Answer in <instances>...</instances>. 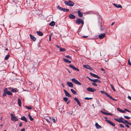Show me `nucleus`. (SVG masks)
<instances>
[{
  "label": "nucleus",
  "mask_w": 131,
  "mask_h": 131,
  "mask_svg": "<svg viewBox=\"0 0 131 131\" xmlns=\"http://www.w3.org/2000/svg\"><path fill=\"white\" fill-rule=\"evenodd\" d=\"M7 94L9 95H12L13 93L10 92L9 91H8L7 88H5L3 90V96L4 97Z\"/></svg>",
  "instance_id": "f257e3e1"
},
{
  "label": "nucleus",
  "mask_w": 131,
  "mask_h": 131,
  "mask_svg": "<svg viewBox=\"0 0 131 131\" xmlns=\"http://www.w3.org/2000/svg\"><path fill=\"white\" fill-rule=\"evenodd\" d=\"M64 3L66 5L70 6H72L74 5V3L71 1H64Z\"/></svg>",
  "instance_id": "f03ea898"
},
{
  "label": "nucleus",
  "mask_w": 131,
  "mask_h": 131,
  "mask_svg": "<svg viewBox=\"0 0 131 131\" xmlns=\"http://www.w3.org/2000/svg\"><path fill=\"white\" fill-rule=\"evenodd\" d=\"M101 92L102 94L105 93V95L108 98L110 99H112V100L115 101H117V99H114L108 93H106L105 92L103 91H100Z\"/></svg>",
  "instance_id": "7ed1b4c3"
},
{
  "label": "nucleus",
  "mask_w": 131,
  "mask_h": 131,
  "mask_svg": "<svg viewBox=\"0 0 131 131\" xmlns=\"http://www.w3.org/2000/svg\"><path fill=\"white\" fill-rule=\"evenodd\" d=\"M57 7L58 9L64 12H69V9L62 8L60 7L59 5Z\"/></svg>",
  "instance_id": "20e7f679"
},
{
  "label": "nucleus",
  "mask_w": 131,
  "mask_h": 131,
  "mask_svg": "<svg viewBox=\"0 0 131 131\" xmlns=\"http://www.w3.org/2000/svg\"><path fill=\"white\" fill-rule=\"evenodd\" d=\"M10 116L11 117V119L12 121L14 122H16L18 121V119L16 117L14 116L13 114H11Z\"/></svg>",
  "instance_id": "39448f33"
},
{
  "label": "nucleus",
  "mask_w": 131,
  "mask_h": 131,
  "mask_svg": "<svg viewBox=\"0 0 131 131\" xmlns=\"http://www.w3.org/2000/svg\"><path fill=\"white\" fill-rule=\"evenodd\" d=\"M76 23L78 24H81L83 25L84 24L83 20L80 18H77L76 20Z\"/></svg>",
  "instance_id": "423d86ee"
},
{
  "label": "nucleus",
  "mask_w": 131,
  "mask_h": 131,
  "mask_svg": "<svg viewBox=\"0 0 131 131\" xmlns=\"http://www.w3.org/2000/svg\"><path fill=\"white\" fill-rule=\"evenodd\" d=\"M75 84L81 85V83L78 80L74 78H73L71 80Z\"/></svg>",
  "instance_id": "0eeeda50"
},
{
  "label": "nucleus",
  "mask_w": 131,
  "mask_h": 131,
  "mask_svg": "<svg viewBox=\"0 0 131 131\" xmlns=\"http://www.w3.org/2000/svg\"><path fill=\"white\" fill-rule=\"evenodd\" d=\"M114 119L116 121L119 123H122L123 122V118L122 117H120L119 119L114 118Z\"/></svg>",
  "instance_id": "6e6552de"
},
{
  "label": "nucleus",
  "mask_w": 131,
  "mask_h": 131,
  "mask_svg": "<svg viewBox=\"0 0 131 131\" xmlns=\"http://www.w3.org/2000/svg\"><path fill=\"white\" fill-rule=\"evenodd\" d=\"M86 90L88 91L93 92H94L96 91V90L94 89H92V88L90 87H89L86 89Z\"/></svg>",
  "instance_id": "1a4fd4ad"
},
{
  "label": "nucleus",
  "mask_w": 131,
  "mask_h": 131,
  "mask_svg": "<svg viewBox=\"0 0 131 131\" xmlns=\"http://www.w3.org/2000/svg\"><path fill=\"white\" fill-rule=\"evenodd\" d=\"M83 67L85 68L89 69L90 70H93V69L90 66L88 65H83Z\"/></svg>",
  "instance_id": "9d476101"
},
{
  "label": "nucleus",
  "mask_w": 131,
  "mask_h": 131,
  "mask_svg": "<svg viewBox=\"0 0 131 131\" xmlns=\"http://www.w3.org/2000/svg\"><path fill=\"white\" fill-rule=\"evenodd\" d=\"M106 121L107 123H108L111 125L113 126H115V124L114 123L112 122L111 121H110V120H106Z\"/></svg>",
  "instance_id": "9b49d317"
},
{
  "label": "nucleus",
  "mask_w": 131,
  "mask_h": 131,
  "mask_svg": "<svg viewBox=\"0 0 131 131\" xmlns=\"http://www.w3.org/2000/svg\"><path fill=\"white\" fill-rule=\"evenodd\" d=\"M90 74L92 77L96 78H97L98 79H100V77H99L97 75H96L95 74H94L93 73L91 72H90Z\"/></svg>",
  "instance_id": "f8f14e48"
},
{
  "label": "nucleus",
  "mask_w": 131,
  "mask_h": 131,
  "mask_svg": "<svg viewBox=\"0 0 131 131\" xmlns=\"http://www.w3.org/2000/svg\"><path fill=\"white\" fill-rule=\"evenodd\" d=\"M105 35L104 33H103L99 35V38L101 39L105 37Z\"/></svg>",
  "instance_id": "ddd939ff"
},
{
  "label": "nucleus",
  "mask_w": 131,
  "mask_h": 131,
  "mask_svg": "<svg viewBox=\"0 0 131 131\" xmlns=\"http://www.w3.org/2000/svg\"><path fill=\"white\" fill-rule=\"evenodd\" d=\"M63 91L65 93V95L66 96L69 97H71V96L70 94L69 93L66 91V90L65 89H64Z\"/></svg>",
  "instance_id": "4468645a"
},
{
  "label": "nucleus",
  "mask_w": 131,
  "mask_h": 131,
  "mask_svg": "<svg viewBox=\"0 0 131 131\" xmlns=\"http://www.w3.org/2000/svg\"><path fill=\"white\" fill-rule=\"evenodd\" d=\"M74 99L75 101H76V102L79 105V106H81V105L80 104V102L78 100V98L76 97H75L74 98Z\"/></svg>",
  "instance_id": "2eb2a0df"
},
{
  "label": "nucleus",
  "mask_w": 131,
  "mask_h": 131,
  "mask_svg": "<svg viewBox=\"0 0 131 131\" xmlns=\"http://www.w3.org/2000/svg\"><path fill=\"white\" fill-rule=\"evenodd\" d=\"M30 38L34 41H35L36 40V38L34 36L31 34L29 35Z\"/></svg>",
  "instance_id": "dca6fc26"
},
{
  "label": "nucleus",
  "mask_w": 131,
  "mask_h": 131,
  "mask_svg": "<svg viewBox=\"0 0 131 131\" xmlns=\"http://www.w3.org/2000/svg\"><path fill=\"white\" fill-rule=\"evenodd\" d=\"M69 17L70 19H74L75 18V16L72 14H70L69 16Z\"/></svg>",
  "instance_id": "f3484780"
},
{
  "label": "nucleus",
  "mask_w": 131,
  "mask_h": 131,
  "mask_svg": "<svg viewBox=\"0 0 131 131\" xmlns=\"http://www.w3.org/2000/svg\"><path fill=\"white\" fill-rule=\"evenodd\" d=\"M67 84L68 86L69 87L72 88L73 86V84L72 82H67Z\"/></svg>",
  "instance_id": "a211bd4d"
},
{
  "label": "nucleus",
  "mask_w": 131,
  "mask_h": 131,
  "mask_svg": "<svg viewBox=\"0 0 131 131\" xmlns=\"http://www.w3.org/2000/svg\"><path fill=\"white\" fill-rule=\"evenodd\" d=\"M18 90L17 88H13L12 90V92L13 93H16L18 92Z\"/></svg>",
  "instance_id": "6ab92c4d"
},
{
  "label": "nucleus",
  "mask_w": 131,
  "mask_h": 131,
  "mask_svg": "<svg viewBox=\"0 0 131 131\" xmlns=\"http://www.w3.org/2000/svg\"><path fill=\"white\" fill-rule=\"evenodd\" d=\"M113 5L115 7L118 8H122V6L120 4H115L113 3Z\"/></svg>",
  "instance_id": "aec40b11"
},
{
  "label": "nucleus",
  "mask_w": 131,
  "mask_h": 131,
  "mask_svg": "<svg viewBox=\"0 0 131 131\" xmlns=\"http://www.w3.org/2000/svg\"><path fill=\"white\" fill-rule=\"evenodd\" d=\"M63 61L66 63H70L71 62V61H69L68 60L64 58H63Z\"/></svg>",
  "instance_id": "412c9836"
},
{
  "label": "nucleus",
  "mask_w": 131,
  "mask_h": 131,
  "mask_svg": "<svg viewBox=\"0 0 131 131\" xmlns=\"http://www.w3.org/2000/svg\"><path fill=\"white\" fill-rule=\"evenodd\" d=\"M78 15L80 17H82L83 16L82 13H81L80 10H78L77 11Z\"/></svg>",
  "instance_id": "4be33fe9"
},
{
  "label": "nucleus",
  "mask_w": 131,
  "mask_h": 131,
  "mask_svg": "<svg viewBox=\"0 0 131 131\" xmlns=\"http://www.w3.org/2000/svg\"><path fill=\"white\" fill-rule=\"evenodd\" d=\"M95 126L97 129H99L102 128V127L100 125L97 123H95Z\"/></svg>",
  "instance_id": "5701e85b"
},
{
  "label": "nucleus",
  "mask_w": 131,
  "mask_h": 131,
  "mask_svg": "<svg viewBox=\"0 0 131 131\" xmlns=\"http://www.w3.org/2000/svg\"><path fill=\"white\" fill-rule=\"evenodd\" d=\"M21 119L23 121H25L26 122H27V119L25 116H23L21 118Z\"/></svg>",
  "instance_id": "b1692460"
},
{
  "label": "nucleus",
  "mask_w": 131,
  "mask_h": 131,
  "mask_svg": "<svg viewBox=\"0 0 131 131\" xmlns=\"http://www.w3.org/2000/svg\"><path fill=\"white\" fill-rule=\"evenodd\" d=\"M36 33L39 36H42L43 35V33L40 31H37Z\"/></svg>",
  "instance_id": "393cba45"
},
{
  "label": "nucleus",
  "mask_w": 131,
  "mask_h": 131,
  "mask_svg": "<svg viewBox=\"0 0 131 131\" xmlns=\"http://www.w3.org/2000/svg\"><path fill=\"white\" fill-rule=\"evenodd\" d=\"M117 110L118 111H119L120 112H121L122 113H125L126 112L125 111L122 110V109H121L120 108H117Z\"/></svg>",
  "instance_id": "a878e982"
},
{
  "label": "nucleus",
  "mask_w": 131,
  "mask_h": 131,
  "mask_svg": "<svg viewBox=\"0 0 131 131\" xmlns=\"http://www.w3.org/2000/svg\"><path fill=\"white\" fill-rule=\"evenodd\" d=\"M49 25L52 26H54L55 25V23L54 21H52L50 23Z\"/></svg>",
  "instance_id": "bb28decb"
},
{
  "label": "nucleus",
  "mask_w": 131,
  "mask_h": 131,
  "mask_svg": "<svg viewBox=\"0 0 131 131\" xmlns=\"http://www.w3.org/2000/svg\"><path fill=\"white\" fill-rule=\"evenodd\" d=\"M21 102L20 99L18 98V103L20 106H21Z\"/></svg>",
  "instance_id": "cd10ccee"
},
{
  "label": "nucleus",
  "mask_w": 131,
  "mask_h": 131,
  "mask_svg": "<svg viewBox=\"0 0 131 131\" xmlns=\"http://www.w3.org/2000/svg\"><path fill=\"white\" fill-rule=\"evenodd\" d=\"M9 56L10 55L9 54H7L6 55L5 57V60H8L9 58Z\"/></svg>",
  "instance_id": "c85d7f7f"
},
{
  "label": "nucleus",
  "mask_w": 131,
  "mask_h": 131,
  "mask_svg": "<svg viewBox=\"0 0 131 131\" xmlns=\"http://www.w3.org/2000/svg\"><path fill=\"white\" fill-rule=\"evenodd\" d=\"M71 91L74 94H77L76 91L72 89H71Z\"/></svg>",
  "instance_id": "c756f323"
},
{
  "label": "nucleus",
  "mask_w": 131,
  "mask_h": 131,
  "mask_svg": "<svg viewBox=\"0 0 131 131\" xmlns=\"http://www.w3.org/2000/svg\"><path fill=\"white\" fill-rule=\"evenodd\" d=\"M50 119L51 121H52L54 123H56V121L55 118L52 117H50Z\"/></svg>",
  "instance_id": "7c9ffc66"
},
{
  "label": "nucleus",
  "mask_w": 131,
  "mask_h": 131,
  "mask_svg": "<svg viewBox=\"0 0 131 131\" xmlns=\"http://www.w3.org/2000/svg\"><path fill=\"white\" fill-rule=\"evenodd\" d=\"M28 117L29 119L31 121H33L34 120V118L32 117L29 114H28Z\"/></svg>",
  "instance_id": "2f4dec72"
},
{
  "label": "nucleus",
  "mask_w": 131,
  "mask_h": 131,
  "mask_svg": "<svg viewBox=\"0 0 131 131\" xmlns=\"http://www.w3.org/2000/svg\"><path fill=\"white\" fill-rule=\"evenodd\" d=\"M66 49L64 48H60V51L61 52H63L66 51Z\"/></svg>",
  "instance_id": "473e14b6"
},
{
  "label": "nucleus",
  "mask_w": 131,
  "mask_h": 131,
  "mask_svg": "<svg viewBox=\"0 0 131 131\" xmlns=\"http://www.w3.org/2000/svg\"><path fill=\"white\" fill-rule=\"evenodd\" d=\"M129 122L127 120H125L124 121H123V123L124 124H125L126 123H127V124H128Z\"/></svg>",
  "instance_id": "72a5a7b5"
},
{
  "label": "nucleus",
  "mask_w": 131,
  "mask_h": 131,
  "mask_svg": "<svg viewBox=\"0 0 131 131\" xmlns=\"http://www.w3.org/2000/svg\"><path fill=\"white\" fill-rule=\"evenodd\" d=\"M63 99L65 102H67L68 100V99L67 97H64Z\"/></svg>",
  "instance_id": "f704fd0d"
},
{
  "label": "nucleus",
  "mask_w": 131,
  "mask_h": 131,
  "mask_svg": "<svg viewBox=\"0 0 131 131\" xmlns=\"http://www.w3.org/2000/svg\"><path fill=\"white\" fill-rule=\"evenodd\" d=\"M110 86H111V88H112V89L114 91H115L116 90L115 89L114 87L113 86V85L112 84H111L110 85Z\"/></svg>",
  "instance_id": "c9c22d12"
},
{
  "label": "nucleus",
  "mask_w": 131,
  "mask_h": 131,
  "mask_svg": "<svg viewBox=\"0 0 131 131\" xmlns=\"http://www.w3.org/2000/svg\"><path fill=\"white\" fill-rule=\"evenodd\" d=\"M98 79H93L92 80V82H93L94 83H96L98 82Z\"/></svg>",
  "instance_id": "e433bc0d"
},
{
  "label": "nucleus",
  "mask_w": 131,
  "mask_h": 131,
  "mask_svg": "<svg viewBox=\"0 0 131 131\" xmlns=\"http://www.w3.org/2000/svg\"><path fill=\"white\" fill-rule=\"evenodd\" d=\"M124 117L126 119H129L130 118V117L128 116L124 115Z\"/></svg>",
  "instance_id": "4c0bfd02"
},
{
  "label": "nucleus",
  "mask_w": 131,
  "mask_h": 131,
  "mask_svg": "<svg viewBox=\"0 0 131 131\" xmlns=\"http://www.w3.org/2000/svg\"><path fill=\"white\" fill-rule=\"evenodd\" d=\"M84 99L86 100H88L90 99H92V98L91 97L89 98L88 97H85L84 98Z\"/></svg>",
  "instance_id": "58836bf2"
},
{
  "label": "nucleus",
  "mask_w": 131,
  "mask_h": 131,
  "mask_svg": "<svg viewBox=\"0 0 131 131\" xmlns=\"http://www.w3.org/2000/svg\"><path fill=\"white\" fill-rule=\"evenodd\" d=\"M69 66L71 68H72L73 70L75 67L71 65H69Z\"/></svg>",
  "instance_id": "ea45409f"
},
{
  "label": "nucleus",
  "mask_w": 131,
  "mask_h": 131,
  "mask_svg": "<svg viewBox=\"0 0 131 131\" xmlns=\"http://www.w3.org/2000/svg\"><path fill=\"white\" fill-rule=\"evenodd\" d=\"M25 107L27 109H28L31 110L32 109V108L31 107H29L26 106Z\"/></svg>",
  "instance_id": "a19ab883"
},
{
  "label": "nucleus",
  "mask_w": 131,
  "mask_h": 131,
  "mask_svg": "<svg viewBox=\"0 0 131 131\" xmlns=\"http://www.w3.org/2000/svg\"><path fill=\"white\" fill-rule=\"evenodd\" d=\"M119 125L120 126L121 128H124L125 127L122 124H120Z\"/></svg>",
  "instance_id": "79ce46f5"
},
{
  "label": "nucleus",
  "mask_w": 131,
  "mask_h": 131,
  "mask_svg": "<svg viewBox=\"0 0 131 131\" xmlns=\"http://www.w3.org/2000/svg\"><path fill=\"white\" fill-rule=\"evenodd\" d=\"M102 23H101L100 24V28H100V30H102Z\"/></svg>",
  "instance_id": "37998d69"
},
{
  "label": "nucleus",
  "mask_w": 131,
  "mask_h": 131,
  "mask_svg": "<svg viewBox=\"0 0 131 131\" xmlns=\"http://www.w3.org/2000/svg\"><path fill=\"white\" fill-rule=\"evenodd\" d=\"M65 57H66V58H68L70 59H71V57L70 56H67V55Z\"/></svg>",
  "instance_id": "c03bdc74"
},
{
  "label": "nucleus",
  "mask_w": 131,
  "mask_h": 131,
  "mask_svg": "<svg viewBox=\"0 0 131 131\" xmlns=\"http://www.w3.org/2000/svg\"><path fill=\"white\" fill-rule=\"evenodd\" d=\"M128 64L129 66H131V63H130V61L129 60V59L128 60Z\"/></svg>",
  "instance_id": "a18cd8bd"
},
{
  "label": "nucleus",
  "mask_w": 131,
  "mask_h": 131,
  "mask_svg": "<svg viewBox=\"0 0 131 131\" xmlns=\"http://www.w3.org/2000/svg\"><path fill=\"white\" fill-rule=\"evenodd\" d=\"M124 111H126L127 112H130V111L129 110L127 109H124Z\"/></svg>",
  "instance_id": "49530a36"
},
{
  "label": "nucleus",
  "mask_w": 131,
  "mask_h": 131,
  "mask_svg": "<svg viewBox=\"0 0 131 131\" xmlns=\"http://www.w3.org/2000/svg\"><path fill=\"white\" fill-rule=\"evenodd\" d=\"M74 70H75L78 71H79V70L77 68H76L75 67Z\"/></svg>",
  "instance_id": "de8ad7c7"
},
{
  "label": "nucleus",
  "mask_w": 131,
  "mask_h": 131,
  "mask_svg": "<svg viewBox=\"0 0 131 131\" xmlns=\"http://www.w3.org/2000/svg\"><path fill=\"white\" fill-rule=\"evenodd\" d=\"M102 112L104 114L107 115V112H103V111H102Z\"/></svg>",
  "instance_id": "09e8293b"
},
{
  "label": "nucleus",
  "mask_w": 131,
  "mask_h": 131,
  "mask_svg": "<svg viewBox=\"0 0 131 131\" xmlns=\"http://www.w3.org/2000/svg\"><path fill=\"white\" fill-rule=\"evenodd\" d=\"M8 90H10V91L12 92V89L13 88H8Z\"/></svg>",
  "instance_id": "8fccbe9b"
},
{
  "label": "nucleus",
  "mask_w": 131,
  "mask_h": 131,
  "mask_svg": "<svg viewBox=\"0 0 131 131\" xmlns=\"http://www.w3.org/2000/svg\"><path fill=\"white\" fill-rule=\"evenodd\" d=\"M87 78H88V79L91 81H92V80L93 79H91L90 78H89L88 77H87Z\"/></svg>",
  "instance_id": "3c124183"
},
{
  "label": "nucleus",
  "mask_w": 131,
  "mask_h": 131,
  "mask_svg": "<svg viewBox=\"0 0 131 131\" xmlns=\"http://www.w3.org/2000/svg\"><path fill=\"white\" fill-rule=\"evenodd\" d=\"M127 97L128 98V99L131 100V96H128Z\"/></svg>",
  "instance_id": "603ef678"
},
{
  "label": "nucleus",
  "mask_w": 131,
  "mask_h": 131,
  "mask_svg": "<svg viewBox=\"0 0 131 131\" xmlns=\"http://www.w3.org/2000/svg\"><path fill=\"white\" fill-rule=\"evenodd\" d=\"M51 35H50L49 36V41H50L51 40Z\"/></svg>",
  "instance_id": "864d4df0"
},
{
  "label": "nucleus",
  "mask_w": 131,
  "mask_h": 131,
  "mask_svg": "<svg viewBox=\"0 0 131 131\" xmlns=\"http://www.w3.org/2000/svg\"><path fill=\"white\" fill-rule=\"evenodd\" d=\"M34 67V68H33V67L32 68H34V72L35 71H36V70L37 69V68H35V67Z\"/></svg>",
  "instance_id": "5fc2aeb1"
},
{
  "label": "nucleus",
  "mask_w": 131,
  "mask_h": 131,
  "mask_svg": "<svg viewBox=\"0 0 131 131\" xmlns=\"http://www.w3.org/2000/svg\"><path fill=\"white\" fill-rule=\"evenodd\" d=\"M125 126L126 127H127L128 128H129V126L127 124H125Z\"/></svg>",
  "instance_id": "6e6d98bb"
},
{
  "label": "nucleus",
  "mask_w": 131,
  "mask_h": 131,
  "mask_svg": "<svg viewBox=\"0 0 131 131\" xmlns=\"http://www.w3.org/2000/svg\"><path fill=\"white\" fill-rule=\"evenodd\" d=\"M22 125V124L21 122H20L19 124V126L21 127Z\"/></svg>",
  "instance_id": "4d7b16f0"
},
{
  "label": "nucleus",
  "mask_w": 131,
  "mask_h": 131,
  "mask_svg": "<svg viewBox=\"0 0 131 131\" xmlns=\"http://www.w3.org/2000/svg\"><path fill=\"white\" fill-rule=\"evenodd\" d=\"M88 36H82V37L83 38H86L88 37Z\"/></svg>",
  "instance_id": "13d9d810"
},
{
  "label": "nucleus",
  "mask_w": 131,
  "mask_h": 131,
  "mask_svg": "<svg viewBox=\"0 0 131 131\" xmlns=\"http://www.w3.org/2000/svg\"><path fill=\"white\" fill-rule=\"evenodd\" d=\"M92 84L94 85V86H97V85L95 83H92Z\"/></svg>",
  "instance_id": "bf43d9fd"
},
{
  "label": "nucleus",
  "mask_w": 131,
  "mask_h": 131,
  "mask_svg": "<svg viewBox=\"0 0 131 131\" xmlns=\"http://www.w3.org/2000/svg\"><path fill=\"white\" fill-rule=\"evenodd\" d=\"M107 115H110L111 116L112 115V114L110 113H107Z\"/></svg>",
  "instance_id": "052dcab7"
},
{
  "label": "nucleus",
  "mask_w": 131,
  "mask_h": 131,
  "mask_svg": "<svg viewBox=\"0 0 131 131\" xmlns=\"http://www.w3.org/2000/svg\"><path fill=\"white\" fill-rule=\"evenodd\" d=\"M20 131H25V129L24 128H22Z\"/></svg>",
  "instance_id": "680f3d73"
},
{
  "label": "nucleus",
  "mask_w": 131,
  "mask_h": 131,
  "mask_svg": "<svg viewBox=\"0 0 131 131\" xmlns=\"http://www.w3.org/2000/svg\"><path fill=\"white\" fill-rule=\"evenodd\" d=\"M61 84L63 88H64V84L63 83H61Z\"/></svg>",
  "instance_id": "e2e57ef3"
},
{
  "label": "nucleus",
  "mask_w": 131,
  "mask_h": 131,
  "mask_svg": "<svg viewBox=\"0 0 131 131\" xmlns=\"http://www.w3.org/2000/svg\"><path fill=\"white\" fill-rule=\"evenodd\" d=\"M101 70H102L103 71H105L104 70L103 68H101Z\"/></svg>",
  "instance_id": "0e129e2a"
},
{
  "label": "nucleus",
  "mask_w": 131,
  "mask_h": 131,
  "mask_svg": "<svg viewBox=\"0 0 131 131\" xmlns=\"http://www.w3.org/2000/svg\"><path fill=\"white\" fill-rule=\"evenodd\" d=\"M114 23H115V22H114L112 23L111 24V25L112 26V25H113L114 24Z\"/></svg>",
  "instance_id": "69168bd1"
},
{
  "label": "nucleus",
  "mask_w": 131,
  "mask_h": 131,
  "mask_svg": "<svg viewBox=\"0 0 131 131\" xmlns=\"http://www.w3.org/2000/svg\"><path fill=\"white\" fill-rule=\"evenodd\" d=\"M56 47H57L58 48H60V46L58 45H56Z\"/></svg>",
  "instance_id": "338daca9"
},
{
  "label": "nucleus",
  "mask_w": 131,
  "mask_h": 131,
  "mask_svg": "<svg viewBox=\"0 0 131 131\" xmlns=\"http://www.w3.org/2000/svg\"><path fill=\"white\" fill-rule=\"evenodd\" d=\"M98 82H99V83H101V81H99V80H98Z\"/></svg>",
  "instance_id": "774afa93"
}]
</instances>
